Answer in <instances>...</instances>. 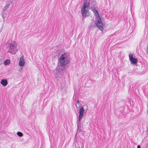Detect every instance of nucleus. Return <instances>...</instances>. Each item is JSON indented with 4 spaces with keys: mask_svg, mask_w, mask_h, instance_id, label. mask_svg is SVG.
I'll use <instances>...</instances> for the list:
<instances>
[{
    "mask_svg": "<svg viewBox=\"0 0 148 148\" xmlns=\"http://www.w3.org/2000/svg\"><path fill=\"white\" fill-rule=\"evenodd\" d=\"M70 58L69 54L67 53H65L58 58V63L60 67L56 68V73L62 74L65 73L66 71L64 67L69 62Z\"/></svg>",
    "mask_w": 148,
    "mask_h": 148,
    "instance_id": "1",
    "label": "nucleus"
},
{
    "mask_svg": "<svg viewBox=\"0 0 148 148\" xmlns=\"http://www.w3.org/2000/svg\"><path fill=\"white\" fill-rule=\"evenodd\" d=\"M97 7L95 0H85L81 8V13L82 16L86 17L89 15L88 9Z\"/></svg>",
    "mask_w": 148,
    "mask_h": 148,
    "instance_id": "2",
    "label": "nucleus"
},
{
    "mask_svg": "<svg viewBox=\"0 0 148 148\" xmlns=\"http://www.w3.org/2000/svg\"><path fill=\"white\" fill-rule=\"evenodd\" d=\"M91 10L93 12L95 16L97 18V22H95V24L100 30L103 31V23L97 10V7L95 8L91 9Z\"/></svg>",
    "mask_w": 148,
    "mask_h": 148,
    "instance_id": "3",
    "label": "nucleus"
},
{
    "mask_svg": "<svg viewBox=\"0 0 148 148\" xmlns=\"http://www.w3.org/2000/svg\"><path fill=\"white\" fill-rule=\"evenodd\" d=\"M9 49L8 52L13 54H15L17 51L16 44L14 42H12L9 44Z\"/></svg>",
    "mask_w": 148,
    "mask_h": 148,
    "instance_id": "4",
    "label": "nucleus"
},
{
    "mask_svg": "<svg viewBox=\"0 0 148 148\" xmlns=\"http://www.w3.org/2000/svg\"><path fill=\"white\" fill-rule=\"evenodd\" d=\"M129 60L132 64H134L137 63L138 62V59L136 58H133L132 54L131 53L129 54Z\"/></svg>",
    "mask_w": 148,
    "mask_h": 148,
    "instance_id": "5",
    "label": "nucleus"
},
{
    "mask_svg": "<svg viewBox=\"0 0 148 148\" xmlns=\"http://www.w3.org/2000/svg\"><path fill=\"white\" fill-rule=\"evenodd\" d=\"M1 84L3 86H6L8 84V82L6 79H2L1 82Z\"/></svg>",
    "mask_w": 148,
    "mask_h": 148,
    "instance_id": "6",
    "label": "nucleus"
},
{
    "mask_svg": "<svg viewBox=\"0 0 148 148\" xmlns=\"http://www.w3.org/2000/svg\"><path fill=\"white\" fill-rule=\"evenodd\" d=\"M25 62L24 58L21 57L19 60V65L21 66H23Z\"/></svg>",
    "mask_w": 148,
    "mask_h": 148,
    "instance_id": "7",
    "label": "nucleus"
},
{
    "mask_svg": "<svg viewBox=\"0 0 148 148\" xmlns=\"http://www.w3.org/2000/svg\"><path fill=\"white\" fill-rule=\"evenodd\" d=\"M10 63V61L9 60H6L4 61V64L5 65H6Z\"/></svg>",
    "mask_w": 148,
    "mask_h": 148,
    "instance_id": "8",
    "label": "nucleus"
},
{
    "mask_svg": "<svg viewBox=\"0 0 148 148\" xmlns=\"http://www.w3.org/2000/svg\"><path fill=\"white\" fill-rule=\"evenodd\" d=\"M77 132H80L81 130V124L77 125Z\"/></svg>",
    "mask_w": 148,
    "mask_h": 148,
    "instance_id": "9",
    "label": "nucleus"
},
{
    "mask_svg": "<svg viewBox=\"0 0 148 148\" xmlns=\"http://www.w3.org/2000/svg\"><path fill=\"white\" fill-rule=\"evenodd\" d=\"M84 109L83 107H81L79 110V113H83Z\"/></svg>",
    "mask_w": 148,
    "mask_h": 148,
    "instance_id": "10",
    "label": "nucleus"
},
{
    "mask_svg": "<svg viewBox=\"0 0 148 148\" xmlns=\"http://www.w3.org/2000/svg\"><path fill=\"white\" fill-rule=\"evenodd\" d=\"M17 135L19 136H23V133L21 132H18L17 133Z\"/></svg>",
    "mask_w": 148,
    "mask_h": 148,
    "instance_id": "11",
    "label": "nucleus"
},
{
    "mask_svg": "<svg viewBox=\"0 0 148 148\" xmlns=\"http://www.w3.org/2000/svg\"><path fill=\"white\" fill-rule=\"evenodd\" d=\"M9 8V5L7 4L4 7L3 10L4 11H6V10Z\"/></svg>",
    "mask_w": 148,
    "mask_h": 148,
    "instance_id": "12",
    "label": "nucleus"
},
{
    "mask_svg": "<svg viewBox=\"0 0 148 148\" xmlns=\"http://www.w3.org/2000/svg\"><path fill=\"white\" fill-rule=\"evenodd\" d=\"M77 125L81 124V123H80V121H79V120H77Z\"/></svg>",
    "mask_w": 148,
    "mask_h": 148,
    "instance_id": "13",
    "label": "nucleus"
},
{
    "mask_svg": "<svg viewBox=\"0 0 148 148\" xmlns=\"http://www.w3.org/2000/svg\"><path fill=\"white\" fill-rule=\"evenodd\" d=\"M79 116L83 117V113H79Z\"/></svg>",
    "mask_w": 148,
    "mask_h": 148,
    "instance_id": "14",
    "label": "nucleus"
},
{
    "mask_svg": "<svg viewBox=\"0 0 148 148\" xmlns=\"http://www.w3.org/2000/svg\"><path fill=\"white\" fill-rule=\"evenodd\" d=\"M82 118V117H81L80 116H79V118L78 120L81 121Z\"/></svg>",
    "mask_w": 148,
    "mask_h": 148,
    "instance_id": "15",
    "label": "nucleus"
},
{
    "mask_svg": "<svg viewBox=\"0 0 148 148\" xmlns=\"http://www.w3.org/2000/svg\"><path fill=\"white\" fill-rule=\"evenodd\" d=\"M6 13V11H4V10L3 11V12H2V14H3V15H5Z\"/></svg>",
    "mask_w": 148,
    "mask_h": 148,
    "instance_id": "16",
    "label": "nucleus"
},
{
    "mask_svg": "<svg viewBox=\"0 0 148 148\" xmlns=\"http://www.w3.org/2000/svg\"><path fill=\"white\" fill-rule=\"evenodd\" d=\"M2 17L3 18H5V17L4 16V15H3V14H2Z\"/></svg>",
    "mask_w": 148,
    "mask_h": 148,
    "instance_id": "17",
    "label": "nucleus"
},
{
    "mask_svg": "<svg viewBox=\"0 0 148 148\" xmlns=\"http://www.w3.org/2000/svg\"><path fill=\"white\" fill-rule=\"evenodd\" d=\"M137 148H140V145H138L137 146Z\"/></svg>",
    "mask_w": 148,
    "mask_h": 148,
    "instance_id": "18",
    "label": "nucleus"
},
{
    "mask_svg": "<svg viewBox=\"0 0 148 148\" xmlns=\"http://www.w3.org/2000/svg\"><path fill=\"white\" fill-rule=\"evenodd\" d=\"M77 103L78 104H79V100H77Z\"/></svg>",
    "mask_w": 148,
    "mask_h": 148,
    "instance_id": "19",
    "label": "nucleus"
},
{
    "mask_svg": "<svg viewBox=\"0 0 148 148\" xmlns=\"http://www.w3.org/2000/svg\"><path fill=\"white\" fill-rule=\"evenodd\" d=\"M85 106L87 108H88V107H87V106L86 105H85Z\"/></svg>",
    "mask_w": 148,
    "mask_h": 148,
    "instance_id": "20",
    "label": "nucleus"
},
{
    "mask_svg": "<svg viewBox=\"0 0 148 148\" xmlns=\"http://www.w3.org/2000/svg\"><path fill=\"white\" fill-rule=\"evenodd\" d=\"M76 106L77 107V105H76Z\"/></svg>",
    "mask_w": 148,
    "mask_h": 148,
    "instance_id": "21",
    "label": "nucleus"
}]
</instances>
